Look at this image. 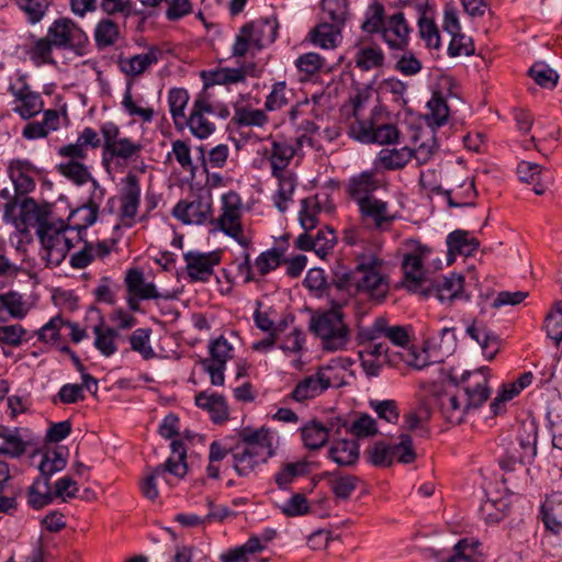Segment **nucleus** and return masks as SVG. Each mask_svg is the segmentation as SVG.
<instances>
[{
	"label": "nucleus",
	"mask_w": 562,
	"mask_h": 562,
	"mask_svg": "<svg viewBox=\"0 0 562 562\" xmlns=\"http://www.w3.org/2000/svg\"><path fill=\"white\" fill-rule=\"evenodd\" d=\"M355 271L335 270L323 293L331 305L339 308L346 305L357 291L367 292L372 299L381 301L390 285L385 274V261L379 256V249L372 245L368 252L357 251Z\"/></svg>",
	"instance_id": "f257e3e1"
},
{
	"label": "nucleus",
	"mask_w": 562,
	"mask_h": 562,
	"mask_svg": "<svg viewBox=\"0 0 562 562\" xmlns=\"http://www.w3.org/2000/svg\"><path fill=\"white\" fill-rule=\"evenodd\" d=\"M488 368L483 367L477 371H464L460 376L453 372L449 380L458 390L456 393H445L439 397L440 413L446 422L459 425L464 422L465 415L481 407L490 397Z\"/></svg>",
	"instance_id": "f03ea898"
},
{
	"label": "nucleus",
	"mask_w": 562,
	"mask_h": 562,
	"mask_svg": "<svg viewBox=\"0 0 562 562\" xmlns=\"http://www.w3.org/2000/svg\"><path fill=\"white\" fill-rule=\"evenodd\" d=\"M372 93L369 90H361L351 98L355 121L350 123L348 134L352 138L367 144H393L398 139L400 132L394 124L380 123L383 111L379 106H373L370 113L366 114L367 103Z\"/></svg>",
	"instance_id": "7ed1b4c3"
},
{
	"label": "nucleus",
	"mask_w": 562,
	"mask_h": 562,
	"mask_svg": "<svg viewBox=\"0 0 562 562\" xmlns=\"http://www.w3.org/2000/svg\"><path fill=\"white\" fill-rule=\"evenodd\" d=\"M310 329L322 340L325 350H340L349 342L350 330L345 323V314L339 308H329L313 315Z\"/></svg>",
	"instance_id": "20e7f679"
},
{
	"label": "nucleus",
	"mask_w": 562,
	"mask_h": 562,
	"mask_svg": "<svg viewBox=\"0 0 562 562\" xmlns=\"http://www.w3.org/2000/svg\"><path fill=\"white\" fill-rule=\"evenodd\" d=\"M102 135V165L109 170L111 164H127L136 160L143 150L139 142L121 136L120 127L113 122H105L100 126Z\"/></svg>",
	"instance_id": "39448f33"
},
{
	"label": "nucleus",
	"mask_w": 562,
	"mask_h": 562,
	"mask_svg": "<svg viewBox=\"0 0 562 562\" xmlns=\"http://www.w3.org/2000/svg\"><path fill=\"white\" fill-rule=\"evenodd\" d=\"M323 10L333 24L323 23L311 32V41L322 48L337 46L339 31L337 26L344 24L348 14L346 0H323Z\"/></svg>",
	"instance_id": "423d86ee"
},
{
	"label": "nucleus",
	"mask_w": 562,
	"mask_h": 562,
	"mask_svg": "<svg viewBox=\"0 0 562 562\" xmlns=\"http://www.w3.org/2000/svg\"><path fill=\"white\" fill-rule=\"evenodd\" d=\"M47 34L55 44V48L69 49L80 56L86 54L88 35L72 20L68 18L55 20L48 27Z\"/></svg>",
	"instance_id": "0eeeda50"
},
{
	"label": "nucleus",
	"mask_w": 562,
	"mask_h": 562,
	"mask_svg": "<svg viewBox=\"0 0 562 562\" xmlns=\"http://www.w3.org/2000/svg\"><path fill=\"white\" fill-rule=\"evenodd\" d=\"M241 203L235 192H228L222 196V214L216 220L218 229L236 239L240 245L247 246L248 240L243 234L240 223Z\"/></svg>",
	"instance_id": "6e6552de"
},
{
	"label": "nucleus",
	"mask_w": 562,
	"mask_h": 562,
	"mask_svg": "<svg viewBox=\"0 0 562 562\" xmlns=\"http://www.w3.org/2000/svg\"><path fill=\"white\" fill-rule=\"evenodd\" d=\"M361 351L366 352L367 356L376 358L378 360H380L381 357H385L389 363L393 366H396L402 361L415 370H423L431 363L428 352L425 349L419 350L416 347H409V349H404L395 355H389L386 345L375 341L367 345L361 349Z\"/></svg>",
	"instance_id": "1a4fd4ad"
},
{
	"label": "nucleus",
	"mask_w": 562,
	"mask_h": 562,
	"mask_svg": "<svg viewBox=\"0 0 562 562\" xmlns=\"http://www.w3.org/2000/svg\"><path fill=\"white\" fill-rule=\"evenodd\" d=\"M222 252L220 250L201 252L188 251L183 254L186 271L191 282H209L214 274V268L220 265Z\"/></svg>",
	"instance_id": "9d476101"
},
{
	"label": "nucleus",
	"mask_w": 562,
	"mask_h": 562,
	"mask_svg": "<svg viewBox=\"0 0 562 562\" xmlns=\"http://www.w3.org/2000/svg\"><path fill=\"white\" fill-rule=\"evenodd\" d=\"M303 137L294 140L285 138L272 139L269 147H265L263 157L269 161L271 175L279 176L286 170L296 151L303 144Z\"/></svg>",
	"instance_id": "9b49d317"
},
{
	"label": "nucleus",
	"mask_w": 562,
	"mask_h": 562,
	"mask_svg": "<svg viewBox=\"0 0 562 562\" xmlns=\"http://www.w3.org/2000/svg\"><path fill=\"white\" fill-rule=\"evenodd\" d=\"M52 215L50 204H38L34 199L25 198L20 204V214L15 220V226L23 234L29 232L30 228H35L37 232L43 228Z\"/></svg>",
	"instance_id": "f8f14e48"
},
{
	"label": "nucleus",
	"mask_w": 562,
	"mask_h": 562,
	"mask_svg": "<svg viewBox=\"0 0 562 562\" xmlns=\"http://www.w3.org/2000/svg\"><path fill=\"white\" fill-rule=\"evenodd\" d=\"M337 243V234L330 226H325L312 234V232L303 233L295 239V247L303 251L313 250L319 258L325 259L329 255Z\"/></svg>",
	"instance_id": "ddd939ff"
},
{
	"label": "nucleus",
	"mask_w": 562,
	"mask_h": 562,
	"mask_svg": "<svg viewBox=\"0 0 562 562\" xmlns=\"http://www.w3.org/2000/svg\"><path fill=\"white\" fill-rule=\"evenodd\" d=\"M412 31L404 13L396 12L386 18L380 33L391 50H405L409 44Z\"/></svg>",
	"instance_id": "4468645a"
},
{
	"label": "nucleus",
	"mask_w": 562,
	"mask_h": 562,
	"mask_svg": "<svg viewBox=\"0 0 562 562\" xmlns=\"http://www.w3.org/2000/svg\"><path fill=\"white\" fill-rule=\"evenodd\" d=\"M211 198L198 195L192 201L181 200L173 210L172 215L184 224H203L211 215Z\"/></svg>",
	"instance_id": "2eb2a0df"
},
{
	"label": "nucleus",
	"mask_w": 562,
	"mask_h": 562,
	"mask_svg": "<svg viewBox=\"0 0 562 562\" xmlns=\"http://www.w3.org/2000/svg\"><path fill=\"white\" fill-rule=\"evenodd\" d=\"M121 220L125 226H132L140 204V184L138 177L128 172L122 180Z\"/></svg>",
	"instance_id": "dca6fc26"
},
{
	"label": "nucleus",
	"mask_w": 562,
	"mask_h": 562,
	"mask_svg": "<svg viewBox=\"0 0 562 562\" xmlns=\"http://www.w3.org/2000/svg\"><path fill=\"white\" fill-rule=\"evenodd\" d=\"M233 468L239 476H248L260 465L266 463L274 452L257 451L236 445L231 448Z\"/></svg>",
	"instance_id": "f3484780"
},
{
	"label": "nucleus",
	"mask_w": 562,
	"mask_h": 562,
	"mask_svg": "<svg viewBox=\"0 0 562 562\" xmlns=\"http://www.w3.org/2000/svg\"><path fill=\"white\" fill-rule=\"evenodd\" d=\"M161 57V49L150 46L147 52L128 57H120L117 65L120 70L131 78L140 77L153 65H156Z\"/></svg>",
	"instance_id": "a211bd4d"
},
{
	"label": "nucleus",
	"mask_w": 562,
	"mask_h": 562,
	"mask_svg": "<svg viewBox=\"0 0 562 562\" xmlns=\"http://www.w3.org/2000/svg\"><path fill=\"white\" fill-rule=\"evenodd\" d=\"M209 109L205 97L196 95L184 125L189 127L192 135L201 139L207 138L215 131L214 123L205 116Z\"/></svg>",
	"instance_id": "6ab92c4d"
},
{
	"label": "nucleus",
	"mask_w": 562,
	"mask_h": 562,
	"mask_svg": "<svg viewBox=\"0 0 562 562\" xmlns=\"http://www.w3.org/2000/svg\"><path fill=\"white\" fill-rule=\"evenodd\" d=\"M464 278L458 273L438 277L434 281V291L441 303H453L456 300H469L463 292Z\"/></svg>",
	"instance_id": "aec40b11"
},
{
	"label": "nucleus",
	"mask_w": 562,
	"mask_h": 562,
	"mask_svg": "<svg viewBox=\"0 0 562 562\" xmlns=\"http://www.w3.org/2000/svg\"><path fill=\"white\" fill-rule=\"evenodd\" d=\"M358 205L364 221H371L376 228L385 229L394 220L389 213L387 203L374 196L360 199Z\"/></svg>",
	"instance_id": "412c9836"
},
{
	"label": "nucleus",
	"mask_w": 562,
	"mask_h": 562,
	"mask_svg": "<svg viewBox=\"0 0 562 562\" xmlns=\"http://www.w3.org/2000/svg\"><path fill=\"white\" fill-rule=\"evenodd\" d=\"M467 334L475 340L487 360H493L499 350V338L490 330L483 323L474 321L468 328Z\"/></svg>",
	"instance_id": "4be33fe9"
},
{
	"label": "nucleus",
	"mask_w": 562,
	"mask_h": 562,
	"mask_svg": "<svg viewBox=\"0 0 562 562\" xmlns=\"http://www.w3.org/2000/svg\"><path fill=\"white\" fill-rule=\"evenodd\" d=\"M538 425L535 420L521 423L518 431L519 464H530L537 456Z\"/></svg>",
	"instance_id": "5701e85b"
},
{
	"label": "nucleus",
	"mask_w": 562,
	"mask_h": 562,
	"mask_svg": "<svg viewBox=\"0 0 562 562\" xmlns=\"http://www.w3.org/2000/svg\"><path fill=\"white\" fill-rule=\"evenodd\" d=\"M542 520L547 530L562 533V492H553L547 496L541 506Z\"/></svg>",
	"instance_id": "b1692460"
},
{
	"label": "nucleus",
	"mask_w": 562,
	"mask_h": 562,
	"mask_svg": "<svg viewBox=\"0 0 562 562\" xmlns=\"http://www.w3.org/2000/svg\"><path fill=\"white\" fill-rule=\"evenodd\" d=\"M240 441L237 443L240 447L254 449L257 451H265V452H274L273 449V439L274 434L267 429V428H260L256 430H251L249 428H244L240 434Z\"/></svg>",
	"instance_id": "393cba45"
},
{
	"label": "nucleus",
	"mask_w": 562,
	"mask_h": 562,
	"mask_svg": "<svg viewBox=\"0 0 562 562\" xmlns=\"http://www.w3.org/2000/svg\"><path fill=\"white\" fill-rule=\"evenodd\" d=\"M448 262L451 263L457 255L471 256L480 246L476 238L465 231L457 229L447 237Z\"/></svg>",
	"instance_id": "a878e982"
},
{
	"label": "nucleus",
	"mask_w": 562,
	"mask_h": 562,
	"mask_svg": "<svg viewBox=\"0 0 562 562\" xmlns=\"http://www.w3.org/2000/svg\"><path fill=\"white\" fill-rule=\"evenodd\" d=\"M125 284L128 293L137 296L140 300L161 297L154 283L145 282L144 273L139 269L133 268L127 270L125 276Z\"/></svg>",
	"instance_id": "bb28decb"
},
{
	"label": "nucleus",
	"mask_w": 562,
	"mask_h": 562,
	"mask_svg": "<svg viewBox=\"0 0 562 562\" xmlns=\"http://www.w3.org/2000/svg\"><path fill=\"white\" fill-rule=\"evenodd\" d=\"M413 156L414 151L408 147L383 148L379 151L374 164L376 168L384 170H400L411 161Z\"/></svg>",
	"instance_id": "cd10ccee"
},
{
	"label": "nucleus",
	"mask_w": 562,
	"mask_h": 562,
	"mask_svg": "<svg viewBox=\"0 0 562 562\" xmlns=\"http://www.w3.org/2000/svg\"><path fill=\"white\" fill-rule=\"evenodd\" d=\"M13 319H23L29 312L23 295L16 291L0 293V322H7L4 313Z\"/></svg>",
	"instance_id": "c85d7f7f"
},
{
	"label": "nucleus",
	"mask_w": 562,
	"mask_h": 562,
	"mask_svg": "<svg viewBox=\"0 0 562 562\" xmlns=\"http://www.w3.org/2000/svg\"><path fill=\"white\" fill-rule=\"evenodd\" d=\"M252 25L254 47L261 49L265 45L271 44L278 36L279 23L276 18H261L257 21L246 23Z\"/></svg>",
	"instance_id": "c756f323"
},
{
	"label": "nucleus",
	"mask_w": 562,
	"mask_h": 562,
	"mask_svg": "<svg viewBox=\"0 0 562 562\" xmlns=\"http://www.w3.org/2000/svg\"><path fill=\"white\" fill-rule=\"evenodd\" d=\"M356 67L363 71L381 68L385 55L378 44L361 45L353 57Z\"/></svg>",
	"instance_id": "7c9ffc66"
},
{
	"label": "nucleus",
	"mask_w": 562,
	"mask_h": 562,
	"mask_svg": "<svg viewBox=\"0 0 562 562\" xmlns=\"http://www.w3.org/2000/svg\"><path fill=\"white\" fill-rule=\"evenodd\" d=\"M334 424L330 426L323 425L319 422L312 420L301 428L303 443L311 450L322 448L328 440L329 431L333 429Z\"/></svg>",
	"instance_id": "2f4dec72"
},
{
	"label": "nucleus",
	"mask_w": 562,
	"mask_h": 562,
	"mask_svg": "<svg viewBox=\"0 0 562 562\" xmlns=\"http://www.w3.org/2000/svg\"><path fill=\"white\" fill-rule=\"evenodd\" d=\"M195 404L198 407L207 411L211 418L215 423H222L228 417V409L223 396L218 394H206L200 392L195 396Z\"/></svg>",
	"instance_id": "473e14b6"
},
{
	"label": "nucleus",
	"mask_w": 562,
	"mask_h": 562,
	"mask_svg": "<svg viewBox=\"0 0 562 562\" xmlns=\"http://www.w3.org/2000/svg\"><path fill=\"white\" fill-rule=\"evenodd\" d=\"M189 92L184 88H172L168 92L169 112L175 126L182 130L187 122L184 110L189 102Z\"/></svg>",
	"instance_id": "72a5a7b5"
},
{
	"label": "nucleus",
	"mask_w": 562,
	"mask_h": 562,
	"mask_svg": "<svg viewBox=\"0 0 562 562\" xmlns=\"http://www.w3.org/2000/svg\"><path fill=\"white\" fill-rule=\"evenodd\" d=\"M55 237H47L44 231L40 233V241L44 249L47 251V256L52 257L57 255L56 261L59 262L65 258L66 254L74 247L69 237L66 236L68 231L58 233V228H53Z\"/></svg>",
	"instance_id": "f704fd0d"
},
{
	"label": "nucleus",
	"mask_w": 562,
	"mask_h": 562,
	"mask_svg": "<svg viewBox=\"0 0 562 562\" xmlns=\"http://www.w3.org/2000/svg\"><path fill=\"white\" fill-rule=\"evenodd\" d=\"M328 453L338 465L350 467L359 459V445L355 440L341 439L330 447Z\"/></svg>",
	"instance_id": "c9c22d12"
},
{
	"label": "nucleus",
	"mask_w": 562,
	"mask_h": 562,
	"mask_svg": "<svg viewBox=\"0 0 562 562\" xmlns=\"http://www.w3.org/2000/svg\"><path fill=\"white\" fill-rule=\"evenodd\" d=\"M89 182L92 184L93 189L88 202L82 207L77 210V213H86V216L83 218L85 223L76 227L78 228V231H80L81 228H87L88 226L95 223L99 214L100 204L105 196V189L102 188L93 177L92 180H89Z\"/></svg>",
	"instance_id": "e433bc0d"
},
{
	"label": "nucleus",
	"mask_w": 562,
	"mask_h": 562,
	"mask_svg": "<svg viewBox=\"0 0 562 562\" xmlns=\"http://www.w3.org/2000/svg\"><path fill=\"white\" fill-rule=\"evenodd\" d=\"M326 477H328L330 491L335 498L339 501L349 499L359 482L357 476L351 474H341L338 471L326 473Z\"/></svg>",
	"instance_id": "4c0bfd02"
},
{
	"label": "nucleus",
	"mask_w": 562,
	"mask_h": 562,
	"mask_svg": "<svg viewBox=\"0 0 562 562\" xmlns=\"http://www.w3.org/2000/svg\"><path fill=\"white\" fill-rule=\"evenodd\" d=\"M324 380H322L321 370L301 380L291 393V398L296 402L314 398L322 394L324 389Z\"/></svg>",
	"instance_id": "58836bf2"
},
{
	"label": "nucleus",
	"mask_w": 562,
	"mask_h": 562,
	"mask_svg": "<svg viewBox=\"0 0 562 562\" xmlns=\"http://www.w3.org/2000/svg\"><path fill=\"white\" fill-rule=\"evenodd\" d=\"M171 456L161 465L169 471L176 480H181L188 473L187 449L181 440H172Z\"/></svg>",
	"instance_id": "ea45409f"
},
{
	"label": "nucleus",
	"mask_w": 562,
	"mask_h": 562,
	"mask_svg": "<svg viewBox=\"0 0 562 562\" xmlns=\"http://www.w3.org/2000/svg\"><path fill=\"white\" fill-rule=\"evenodd\" d=\"M310 463L306 460L283 463L274 474V482L279 488L285 490L296 479L310 473Z\"/></svg>",
	"instance_id": "a19ab883"
},
{
	"label": "nucleus",
	"mask_w": 562,
	"mask_h": 562,
	"mask_svg": "<svg viewBox=\"0 0 562 562\" xmlns=\"http://www.w3.org/2000/svg\"><path fill=\"white\" fill-rule=\"evenodd\" d=\"M204 79V90L215 85L238 83L246 79V74L240 68H218L202 74Z\"/></svg>",
	"instance_id": "79ce46f5"
},
{
	"label": "nucleus",
	"mask_w": 562,
	"mask_h": 562,
	"mask_svg": "<svg viewBox=\"0 0 562 562\" xmlns=\"http://www.w3.org/2000/svg\"><path fill=\"white\" fill-rule=\"evenodd\" d=\"M232 122L238 127H262L268 122V116L265 110L239 105L235 106Z\"/></svg>",
	"instance_id": "37998d69"
},
{
	"label": "nucleus",
	"mask_w": 562,
	"mask_h": 562,
	"mask_svg": "<svg viewBox=\"0 0 562 562\" xmlns=\"http://www.w3.org/2000/svg\"><path fill=\"white\" fill-rule=\"evenodd\" d=\"M121 32L116 22L111 19H101L94 29V42L99 49L113 46L120 38Z\"/></svg>",
	"instance_id": "c03bdc74"
},
{
	"label": "nucleus",
	"mask_w": 562,
	"mask_h": 562,
	"mask_svg": "<svg viewBox=\"0 0 562 562\" xmlns=\"http://www.w3.org/2000/svg\"><path fill=\"white\" fill-rule=\"evenodd\" d=\"M168 475H170L169 471H167L161 464L150 469L146 476L140 481L139 486L142 494L146 498L155 501L159 495L156 484L157 479H162L170 487L175 485V480L168 477Z\"/></svg>",
	"instance_id": "a18cd8bd"
},
{
	"label": "nucleus",
	"mask_w": 562,
	"mask_h": 562,
	"mask_svg": "<svg viewBox=\"0 0 562 562\" xmlns=\"http://www.w3.org/2000/svg\"><path fill=\"white\" fill-rule=\"evenodd\" d=\"M93 333L95 335L94 347L103 356L110 357L116 352L115 338L119 336L116 329L105 326L101 319L100 324L94 326Z\"/></svg>",
	"instance_id": "49530a36"
},
{
	"label": "nucleus",
	"mask_w": 562,
	"mask_h": 562,
	"mask_svg": "<svg viewBox=\"0 0 562 562\" xmlns=\"http://www.w3.org/2000/svg\"><path fill=\"white\" fill-rule=\"evenodd\" d=\"M376 188V181L372 171H363L352 177L348 184V193L360 203V199L371 198V193Z\"/></svg>",
	"instance_id": "de8ad7c7"
},
{
	"label": "nucleus",
	"mask_w": 562,
	"mask_h": 562,
	"mask_svg": "<svg viewBox=\"0 0 562 562\" xmlns=\"http://www.w3.org/2000/svg\"><path fill=\"white\" fill-rule=\"evenodd\" d=\"M294 98L293 89L288 88L285 81H278L272 85L270 93L265 101L266 111H278L292 102Z\"/></svg>",
	"instance_id": "09e8293b"
},
{
	"label": "nucleus",
	"mask_w": 562,
	"mask_h": 562,
	"mask_svg": "<svg viewBox=\"0 0 562 562\" xmlns=\"http://www.w3.org/2000/svg\"><path fill=\"white\" fill-rule=\"evenodd\" d=\"M54 493L52 491L50 483L43 480H35L29 487L27 502L34 509L43 508L50 504L54 499Z\"/></svg>",
	"instance_id": "8fccbe9b"
},
{
	"label": "nucleus",
	"mask_w": 562,
	"mask_h": 562,
	"mask_svg": "<svg viewBox=\"0 0 562 562\" xmlns=\"http://www.w3.org/2000/svg\"><path fill=\"white\" fill-rule=\"evenodd\" d=\"M404 279L411 286L417 288L425 280V270L419 255H405L402 263Z\"/></svg>",
	"instance_id": "3c124183"
},
{
	"label": "nucleus",
	"mask_w": 562,
	"mask_h": 562,
	"mask_svg": "<svg viewBox=\"0 0 562 562\" xmlns=\"http://www.w3.org/2000/svg\"><path fill=\"white\" fill-rule=\"evenodd\" d=\"M67 461L61 452L57 450L47 451L38 465L40 476L36 480H43L50 483V477L66 467Z\"/></svg>",
	"instance_id": "603ef678"
},
{
	"label": "nucleus",
	"mask_w": 562,
	"mask_h": 562,
	"mask_svg": "<svg viewBox=\"0 0 562 562\" xmlns=\"http://www.w3.org/2000/svg\"><path fill=\"white\" fill-rule=\"evenodd\" d=\"M378 330L382 331V337L387 338L392 344L402 347L403 350L407 349L409 342V327L402 325H389L387 321L383 317L376 318Z\"/></svg>",
	"instance_id": "864d4df0"
},
{
	"label": "nucleus",
	"mask_w": 562,
	"mask_h": 562,
	"mask_svg": "<svg viewBox=\"0 0 562 562\" xmlns=\"http://www.w3.org/2000/svg\"><path fill=\"white\" fill-rule=\"evenodd\" d=\"M231 448L224 446L221 441H213L209 447V463L206 474L210 479L218 480L223 461L229 454Z\"/></svg>",
	"instance_id": "5fc2aeb1"
},
{
	"label": "nucleus",
	"mask_w": 562,
	"mask_h": 562,
	"mask_svg": "<svg viewBox=\"0 0 562 562\" xmlns=\"http://www.w3.org/2000/svg\"><path fill=\"white\" fill-rule=\"evenodd\" d=\"M58 172L74 182L76 186H82L92 180V176L87 166L77 160H69L57 166Z\"/></svg>",
	"instance_id": "6e6d98bb"
},
{
	"label": "nucleus",
	"mask_w": 562,
	"mask_h": 562,
	"mask_svg": "<svg viewBox=\"0 0 562 562\" xmlns=\"http://www.w3.org/2000/svg\"><path fill=\"white\" fill-rule=\"evenodd\" d=\"M279 180V189L274 198V204L280 212L288 209V202L291 200L295 189V179L291 172L284 171L279 176H273Z\"/></svg>",
	"instance_id": "4d7b16f0"
},
{
	"label": "nucleus",
	"mask_w": 562,
	"mask_h": 562,
	"mask_svg": "<svg viewBox=\"0 0 562 562\" xmlns=\"http://www.w3.org/2000/svg\"><path fill=\"white\" fill-rule=\"evenodd\" d=\"M340 426L345 427L347 431L357 438H367L378 434L376 422L368 414H361L350 425L347 422H342Z\"/></svg>",
	"instance_id": "13d9d810"
},
{
	"label": "nucleus",
	"mask_w": 562,
	"mask_h": 562,
	"mask_svg": "<svg viewBox=\"0 0 562 562\" xmlns=\"http://www.w3.org/2000/svg\"><path fill=\"white\" fill-rule=\"evenodd\" d=\"M321 204L317 198H307L302 200V209L300 211V223L305 233L312 232L318 224V214Z\"/></svg>",
	"instance_id": "bf43d9fd"
},
{
	"label": "nucleus",
	"mask_w": 562,
	"mask_h": 562,
	"mask_svg": "<svg viewBox=\"0 0 562 562\" xmlns=\"http://www.w3.org/2000/svg\"><path fill=\"white\" fill-rule=\"evenodd\" d=\"M150 335V328H137L130 336L131 349L139 353L146 360L153 359L156 356L149 344Z\"/></svg>",
	"instance_id": "052dcab7"
},
{
	"label": "nucleus",
	"mask_w": 562,
	"mask_h": 562,
	"mask_svg": "<svg viewBox=\"0 0 562 562\" xmlns=\"http://www.w3.org/2000/svg\"><path fill=\"white\" fill-rule=\"evenodd\" d=\"M53 47H55V44H53L48 34L45 37L38 38L29 52L31 60L36 66L43 64L54 65L55 60L52 56Z\"/></svg>",
	"instance_id": "680f3d73"
},
{
	"label": "nucleus",
	"mask_w": 562,
	"mask_h": 562,
	"mask_svg": "<svg viewBox=\"0 0 562 562\" xmlns=\"http://www.w3.org/2000/svg\"><path fill=\"white\" fill-rule=\"evenodd\" d=\"M547 335L555 342L562 340V302H557L544 318Z\"/></svg>",
	"instance_id": "e2e57ef3"
},
{
	"label": "nucleus",
	"mask_w": 562,
	"mask_h": 562,
	"mask_svg": "<svg viewBox=\"0 0 562 562\" xmlns=\"http://www.w3.org/2000/svg\"><path fill=\"white\" fill-rule=\"evenodd\" d=\"M385 21L384 7L379 2H374L368 8L367 16L361 29L363 32L370 34L378 33L382 31Z\"/></svg>",
	"instance_id": "0e129e2a"
},
{
	"label": "nucleus",
	"mask_w": 562,
	"mask_h": 562,
	"mask_svg": "<svg viewBox=\"0 0 562 562\" xmlns=\"http://www.w3.org/2000/svg\"><path fill=\"white\" fill-rule=\"evenodd\" d=\"M26 450V445L21 438L18 428L9 429L0 443V454L16 458Z\"/></svg>",
	"instance_id": "69168bd1"
},
{
	"label": "nucleus",
	"mask_w": 562,
	"mask_h": 562,
	"mask_svg": "<svg viewBox=\"0 0 562 562\" xmlns=\"http://www.w3.org/2000/svg\"><path fill=\"white\" fill-rule=\"evenodd\" d=\"M397 443L391 445L392 458L404 464H409L415 461L416 453L413 448V440L411 435L401 434Z\"/></svg>",
	"instance_id": "338daca9"
},
{
	"label": "nucleus",
	"mask_w": 562,
	"mask_h": 562,
	"mask_svg": "<svg viewBox=\"0 0 562 562\" xmlns=\"http://www.w3.org/2000/svg\"><path fill=\"white\" fill-rule=\"evenodd\" d=\"M418 32L420 38L426 42L427 47L435 49L439 48L440 35L438 27L431 19H428L425 15V13H423L418 19Z\"/></svg>",
	"instance_id": "774afa93"
}]
</instances>
